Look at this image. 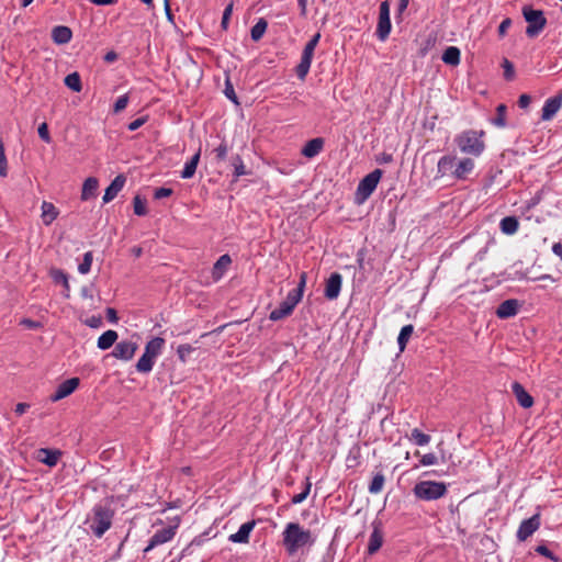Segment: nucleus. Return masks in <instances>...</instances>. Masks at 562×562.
<instances>
[{
  "label": "nucleus",
  "mask_w": 562,
  "mask_h": 562,
  "mask_svg": "<svg viewBox=\"0 0 562 562\" xmlns=\"http://www.w3.org/2000/svg\"><path fill=\"white\" fill-rule=\"evenodd\" d=\"M99 187V181L94 177H89L85 180L81 190V200L88 201L95 196Z\"/></svg>",
  "instance_id": "nucleus-27"
},
{
  "label": "nucleus",
  "mask_w": 562,
  "mask_h": 562,
  "mask_svg": "<svg viewBox=\"0 0 562 562\" xmlns=\"http://www.w3.org/2000/svg\"><path fill=\"white\" fill-rule=\"evenodd\" d=\"M92 261H93V254H92V251H87L83 255L82 262H80L79 266H78L79 273L87 274L88 272H90Z\"/></svg>",
  "instance_id": "nucleus-42"
},
{
  "label": "nucleus",
  "mask_w": 562,
  "mask_h": 562,
  "mask_svg": "<svg viewBox=\"0 0 562 562\" xmlns=\"http://www.w3.org/2000/svg\"><path fill=\"white\" fill-rule=\"evenodd\" d=\"M512 391L522 408H530L533 405V397L525 390L519 382L512 384Z\"/></svg>",
  "instance_id": "nucleus-20"
},
{
  "label": "nucleus",
  "mask_w": 562,
  "mask_h": 562,
  "mask_svg": "<svg viewBox=\"0 0 562 562\" xmlns=\"http://www.w3.org/2000/svg\"><path fill=\"white\" fill-rule=\"evenodd\" d=\"M536 552L542 557H546L554 562H561L560 559L552 552L550 551L547 546L544 544H539L536 547Z\"/></svg>",
  "instance_id": "nucleus-47"
},
{
  "label": "nucleus",
  "mask_w": 562,
  "mask_h": 562,
  "mask_svg": "<svg viewBox=\"0 0 562 562\" xmlns=\"http://www.w3.org/2000/svg\"><path fill=\"white\" fill-rule=\"evenodd\" d=\"M105 313H106V318L110 323H113V324L117 323L119 317H117V313L114 308L108 307Z\"/></svg>",
  "instance_id": "nucleus-60"
},
{
  "label": "nucleus",
  "mask_w": 562,
  "mask_h": 562,
  "mask_svg": "<svg viewBox=\"0 0 562 562\" xmlns=\"http://www.w3.org/2000/svg\"><path fill=\"white\" fill-rule=\"evenodd\" d=\"M86 324L91 328H98L102 324V318L101 316H91L86 321Z\"/></svg>",
  "instance_id": "nucleus-57"
},
{
  "label": "nucleus",
  "mask_w": 562,
  "mask_h": 562,
  "mask_svg": "<svg viewBox=\"0 0 562 562\" xmlns=\"http://www.w3.org/2000/svg\"><path fill=\"white\" fill-rule=\"evenodd\" d=\"M530 102H531V98L529 94H526V93L521 94L518 99V105L521 109H526L527 106H529Z\"/></svg>",
  "instance_id": "nucleus-59"
},
{
  "label": "nucleus",
  "mask_w": 562,
  "mask_h": 562,
  "mask_svg": "<svg viewBox=\"0 0 562 562\" xmlns=\"http://www.w3.org/2000/svg\"><path fill=\"white\" fill-rule=\"evenodd\" d=\"M80 381L78 378H70L61 382L56 391L50 395L52 402L60 401L70 395L79 385Z\"/></svg>",
  "instance_id": "nucleus-15"
},
{
  "label": "nucleus",
  "mask_w": 562,
  "mask_h": 562,
  "mask_svg": "<svg viewBox=\"0 0 562 562\" xmlns=\"http://www.w3.org/2000/svg\"><path fill=\"white\" fill-rule=\"evenodd\" d=\"M29 407H30V405L26 403H19V404H16L14 412L16 415H23L27 411Z\"/></svg>",
  "instance_id": "nucleus-63"
},
{
  "label": "nucleus",
  "mask_w": 562,
  "mask_h": 562,
  "mask_svg": "<svg viewBox=\"0 0 562 562\" xmlns=\"http://www.w3.org/2000/svg\"><path fill=\"white\" fill-rule=\"evenodd\" d=\"M499 228L506 235H514L519 228V222L516 216H506L501 220Z\"/></svg>",
  "instance_id": "nucleus-30"
},
{
  "label": "nucleus",
  "mask_w": 562,
  "mask_h": 562,
  "mask_svg": "<svg viewBox=\"0 0 562 562\" xmlns=\"http://www.w3.org/2000/svg\"><path fill=\"white\" fill-rule=\"evenodd\" d=\"M172 194V189L170 188H165V187H161V188H157L154 192V198L156 200H160V199H164V198H167V196H170Z\"/></svg>",
  "instance_id": "nucleus-54"
},
{
  "label": "nucleus",
  "mask_w": 562,
  "mask_h": 562,
  "mask_svg": "<svg viewBox=\"0 0 562 562\" xmlns=\"http://www.w3.org/2000/svg\"><path fill=\"white\" fill-rule=\"evenodd\" d=\"M541 526V517L540 514L537 513L532 515L528 519H524L516 532V538L518 541L524 542L529 537H531Z\"/></svg>",
  "instance_id": "nucleus-11"
},
{
  "label": "nucleus",
  "mask_w": 562,
  "mask_h": 562,
  "mask_svg": "<svg viewBox=\"0 0 562 562\" xmlns=\"http://www.w3.org/2000/svg\"><path fill=\"white\" fill-rule=\"evenodd\" d=\"M195 350L194 347H192L191 345L189 344H182V345H179L178 348H177V355H178V358L179 360L182 362V363H186L187 362V359L188 357Z\"/></svg>",
  "instance_id": "nucleus-44"
},
{
  "label": "nucleus",
  "mask_w": 562,
  "mask_h": 562,
  "mask_svg": "<svg viewBox=\"0 0 562 562\" xmlns=\"http://www.w3.org/2000/svg\"><path fill=\"white\" fill-rule=\"evenodd\" d=\"M50 276L56 283H64V296L68 299L70 291L68 276L63 270L59 269L53 270Z\"/></svg>",
  "instance_id": "nucleus-38"
},
{
  "label": "nucleus",
  "mask_w": 562,
  "mask_h": 562,
  "mask_svg": "<svg viewBox=\"0 0 562 562\" xmlns=\"http://www.w3.org/2000/svg\"><path fill=\"white\" fill-rule=\"evenodd\" d=\"M391 19H390V2L387 0L382 1L379 9V20L376 25L375 35L384 42L391 33Z\"/></svg>",
  "instance_id": "nucleus-10"
},
{
  "label": "nucleus",
  "mask_w": 562,
  "mask_h": 562,
  "mask_svg": "<svg viewBox=\"0 0 562 562\" xmlns=\"http://www.w3.org/2000/svg\"><path fill=\"white\" fill-rule=\"evenodd\" d=\"M414 333V326L412 324L405 325L402 327L398 337H397V345L400 351H404L408 340L411 339L412 335Z\"/></svg>",
  "instance_id": "nucleus-34"
},
{
  "label": "nucleus",
  "mask_w": 562,
  "mask_h": 562,
  "mask_svg": "<svg viewBox=\"0 0 562 562\" xmlns=\"http://www.w3.org/2000/svg\"><path fill=\"white\" fill-rule=\"evenodd\" d=\"M311 487H312V483H311L310 479L306 477L304 490L301 493L295 494L292 497V499H291L292 504L296 505V504L303 503L306 499V497L308 496V494L311 492Z\"/></svg>",
  "instance_id": "nucleus-43"
},
{
  "label": "nucleus",
  "mask_w": 562,
  "mask_h": 562,
  "mask_svg": "<svg viewBox=\"0 0 562 562\" xmlns=\"http://www.w3.org/2000/svg\"><path fill=\"white\" fill-rule=\"evenodd\" d=\"M510 25H512L510 19L507 18V19L503 20L498 26V34L501 36H504L507 33V30L509 29Z\"/></svg>",
  "instance_id": "nucleus-58"
},
{
  "label": "nucleus",
  "mask_w": 562,
  "mask_h": 562,
  "mask_svg": "<svg viewBox=\"0 0 562 562\" xmlns=\"http://www.w3.org/2000/svg\"><path fill=\"white\" fill-rule=\"evenodd\" d=\"M213 153L215 154V158L218 161H223L227 157L228 147L225 142H222L216 148H214Z\"/></svg>",
  "instance_id": "nucleus-49"
},
{
  "label": "nucleus",
  "mask_w": 562,
  "mask_h": 562,
  "mask_svg": "<svg viewBox=\"0 0 562 562\" xmlns=\"http://www.w3.org/2000/svg\"><path fill=\"white\" fill-rule=\"evenodd\" d=\"M126 182V178L124 175L116 176L113 181L110 183V186L105 189L104 195H103V203L111 202L119 192L123 189L124 184Z\"/></svg>",
  "instance_id": "nucleus-22"
},
{
  "label": "nucleus",
  "mask_w": 562,
  "mask_h": 562,
  "mask_svg": "<svg viewBox=\"0 0 562 562\" xmlns=\"http://www.w3.org/2000/svg\"><path fill=\"white\" fill-rule=\"evenodd\" d=\"M324 147V139L316 137L308 140L301 150V154L306 158H314L317 156Z\"/></svg>",
  "instance_id": "nucleus-25"
},
{
  "label": "nucleus",
  "mask_w": 562,
  "mask_h": 562,
  "mask_svg": "<svg viewBox=\"0 0 562 562\" xmlns=\"http://www.w3.org/2000/svg\"><path fill=\"white\" fill-rule=\"evenodd\" d=\"M117 337L119 336L115 330L109 329L98 338L97 346L101 350H106L115 344Z\"/></svg>",
  "instance_id": "nucleus-29"
},
{
  "label": "nucleus",
  "mask_w": 562,
  "mask_h": 562,
  "mask_svg": "<svg viewBox=\"0 0 562 562\" xmlns=\"http://www.w3.org/2000/svg\"><path fill=\"white\" fill-rule=\"evenodd\" d=\"M134 213L138 216H144L147 214L146 201L143 200L139 195H135L133 199Z\"/></svg>",
  "instance_id": "nucleus-45"
},
{
  "label": "nucleus",
  "mask_w": 562,
  "mask_h": 562,
  "mask_svg": "<svg viewBox=\"0 0 562 562\" xmlns=\"http://www.w3.org/2000/svg\"><path fill=\"white\" fill-rule=\"evenodd\" d=\"M474 161L471 158L457 159L456 168L452 172V178L457 180H465L468 176L474 170Z\"/></svg>",
  "instance_id": "nucleus-18"
},
{
  "label": "nucleus",
  "mask_w": 562,
  "mask_h": 562,
  "mask_svg": "<svg viewBox=\"0 0 562 562\" xmlns=\"http://www.w3.org/2000/svg\"><path fill=\"white\" fill-rule=\"evenodd\" d=\"M165 13H166V18L167 20L175 24V15L173 13L171 12V9H170V4H169V0H165Z\"/></svg>",
  "instance_id": "nucleus-62"
},
{
  "label": "nucleus",
  "mask_w": 562,
  "mask_h": 562,
  "mask_svg": "<svg viewBox=\"0 0 562 562\" xmlns=\"http://www.w3.org/2000/svg\"><path fill=\"white\" fill-rule=\"evenodd\" d=\"M42 454H44L45 457L41 458V461L48 467H54L57 464L61 453L58 450H52V449L44 448V449L40 450V456H42Z\"/></svg>",
  "instance_id": "nucleus-35"
},
{
  "label": "nucleus",
  "mask_w": 562,
  "mask_h": 562,
  "mask_svg": "<svg viewBox=\"0 0 562 562\" xmlns=\"http://www.w3.org/2000/svg\"><path fill=\"white\" fill-rule=\"evenodd\" d=\"M72 32L68 26L57 25L52 30V38L56 44H67L71 41Z\"/></svg>",
  "instance_id": "nucleus-26"
},
{
  "label": "nucleus",
  "mask_w": 562,
  "mask_h": 562,
  "mask_svg": "<svg viewBox=\"0 0 562 562\" xmlns=\"http://www.w3.org/2000/svg\"><path fill=\"white\" fill-rule=\"evenodd\" d=\"M411 440L417 446H426L430 441V436L422 432L418 428H414L411 432Z\"/></svg>",
  "instance_id": "nucleus-40"
},
{
  "label": "nucleus",
  "mask_w": 562,
  "mask_h": 562,
  "mask_svg": "<svg viewBox=\"0 0 562 562\" xmlns=\"http://www.w3.org/2000/svg\"><path fill=\"white\" fill-rule=\"evenodd\" d=\"M282 541L289 555L295 554L305 546H313L315 539L308 529H304L299 522L286 524L282 532Z\"/></svg>",
  "instance_id": "nucleus-2"
},
{
  "label": "nucleus",
  "mask_w": 562,
  "mask_h": 562,
  "mask_svg": "<svg viewBox=\"0 0 562 562\" xmlns=\"http://www.w3.org/2000/svg\"><path fill=\"white\" fill-rule=\"evenodd\" d=\"M484 134V131L468 130L456 137V143L462 153L479 157L485 149Z\"/></svg>",
  "instance_id": "nucleus-4"
},
{
  "label": "nucleus",
  "mask_w": 562,
  "mask_h": 562,
  "mask_svg": "<svg viewBox=\"0 0 562 562\" xmlns=\"http://www.w3.org/2000/svg\"><path fill=\"white\" fill-rule=\"evenodd\" d=\"M384 483H385L384 474L382 472H378L376 474L373 475V477L368 486L369 493L370 494L381 493L383 490Z\"/></svg>",
  "instance_id": "nucleus-37"
},
{
  "label": "nucleus",
  "mask_w": 562,
  "mask_h": 562,
  "mask_svg": "<svg viewBox=\"0 0 562 562\" xmlns=\"http://www.w3.org/2000/svg\"><path fill=\"white\" fill-rule=\"evenodd\" d=\"M522 15L528 23L526 35L528 37L538 36L547 25V19L542 10H536L530 5L522 8Z\"/></svg>",
  "instance_id": "nucleus-7"
},
{
  "label": "nucleus",
  "mask_w": 562,
  "mask_h": 562,
  "mask_svg": "<svg viewBox=\"0 0 562 562\" xmlns=\"http://www.w3.org/2000/svg\"><path fill=\"white\" fill-rule=\"evenodd\" d=\"M177 526H169L162 529L157 530L149 539L147 547L144 549V552H149L154 548L169 542L173 539L176 535Z\"/></svg>",
  "instance_id": "nucleus-12"
},
{
  "label": "nucleus",
  "mask_w": 562,
  "mask_h": 562,
  "mask_svg": "<svg viewBox=\"0 0 562 562\" xmlns=\"http://www.w3.org/2000/svg\"><path fill=\"white\" fill-rule=\"evenodd\" d=\"M268 27V22L260 18L257 23L250 30V36L254 42H258L262 38Z\"/></svg>",
  "instance_id": "nucleus-36"
},
{
  "label": "nucleus",
  "mask_w": 562,
  "mask_h": 562,
  "mask_svg": "<svg viewBox=\"0 0 562 562\" xmlns=\"http://www.w3.org/2000/svg\"><path fill=\"white\" fill-rule=\"evenodd\" d=\"M21 325H23V326H25L26 328H30V329H36V328H38L41 326V324L38 322H35V321L30 319V318L22 319Z\"/></svg>",
  "instance_id": "nucleus-61"
},
{
  "label": "nucleus",
  "mask_w": 562,
  "mask_h": 562,
  "mask_svg": "<svg viewBox=\"0 0 562 562\" xmlns=\"http://www.w3.org/2000/svg\"><path fill=\"white\" fill-rule=\"evenodd\" d=\"M419 462L424 467L434 465L438 463V458L435 453H426L420 458Z\"/></svg>",
  "instance_id": "nucleus-52"
},
{
  "label": "nucleus",
  "mask_w": 562,
  "mask_h": 562,
  "mask_svg": "<svg viewBox=\"0 0 562 562\" xmlns=\"http://www.w3.org/2000/svg\"><path fill=\"white\" fill-rule=\"evenodd\" d=\"M224 94L228 100H231L235 104H239L238 98L235 93L234 87H233L232 82L229 81V79H227L225 81Z\"/></svg>",
  "instance_id": "nucleus-48"
},
{
  "label": "nucleus",
  "mask_w": 562,
  "mask_h": 562,
  "mask_svg": "<svg viewBox=\"0 0 562 562\" xmlns=\"http://www.w3.org/2000/svg\"><path fill=\"white\" fill-rule=\"evenodd\" d=\"M504 77L507 80H512L514 78V66L508 59H504Z\"/></svg>",
  "instance_id": "nucleus-55"
},
{
  "label": "nucleus",
  "mask_w": 562,
  "mask_h": 562,
  "mask_svg": "<svg viewBox=\"0 0 562 562\" xmlns=\"http://www.w3.org/2000/svg\"><path fill=\"white\" fill-rule=\"evenodd\" d=\"M117 59V54L114 50H110L104 55V61L113 63Z\"/></svg>",
  "instance_id": "nucleus-64"
},
{
  "label": "nucleus",
  "mask_w": 562,
  "mask_h": 562,
  "mask_svg": "<svg viewBox=\"0 0 562 562\" xmlns=\"http://www.w3.org/2000/svg\"><path fill=\"white\" fill-rule=\"evenodd\" d=\"M200 154H201V149H199L198 153H195L191 157V159L184 164V167L181 171L182 179H190L194 176L199 160H200Z\"/></svg>",
  "instance_id": "nucleus-31"
},
{
  "label": "nucleus",
  "mask_w": 562,
  "mask_h": 562,
  "mask_svg": "<svg viewBox=\"0 0 562 562\" xmlns=\"http://www.w3.org/2000/svg\"><path fill=\"white\" fill-rule=\"evenodd\" d=\"M128 94H123V95H120L115 103H114V106H113V112L114 113H120L122 112L128 104Z\"/></svg>",
  "instance_id": "nucleus-50"
},
{
  "label": "nucleus",
  "mask_w": 562,
  "mask_h": 562,
  "mask_svg": "<svg viewBox=\"0 0 562 562\" xmlns=\"http://www.w3.org/2000/svg\"><path fill=\"white\" fill-rule=\"evenodd\" d=\"M506 114H507V106L504 103H501L496 108V115L495 117L491 119L490 122L494 126L498 128H504L507 126L506 121Z\"/></svg>",
  "instance_id": "nucleus-33"
},
{
  "label": "nucleus",
  "mask_w": 562,
  "mask_h": 562,
  "mask_svg": "<svg viewBox=\"0 0 562 562\" xmlns=\"http://www.w3.org/2000/svg\"><path fill=\"white\" fill-rule=\"evenodd\" d=\"M146 123V117H138L134 121H132L128 125H127V128L131 131V132H134L136 130H138L140 126H143L144 124Z\"/></svg>",
  "instance_id": "nucleus-56"
},
{
  "label": "nucleus",
  "mask_w": 562,
  "mask_h": 562,
  "mask_svg": "<svg viewBox=\"0 0 562 562\" xmlns=\"http://www.w3.org/2000/svg\"><path fill=\"white\" fill-rule=\"evenodd\" d=\"M382 175L383 171L381 169H374L360 180L356 191L358 203H363L374 192Z\"/></svg>",
  "instance_id": "nucleus-9"
},
{
  "label": "nucleus",
  "mask_w": 562,
  "mask_h": 562,
  "mask_svg": "<svg viewBox=\"0 0 562 562\" xmlns=\"http://www.w3.org/2000/svg\"><path fill=\"white\" fill-rule=\"evenodd\" d=\"M457 157L451 155L442 156L437 164V177L451 176L456 168Z\"/></svg>",
  "instance_id": "nucleus-21"
},
{
  "label": "nucleus",
  "mask_w": 562,
  "mask_h": 562,
  "mask_svg": "<svg viewBox=\"0 0 562 562\" xmlns=\"http://www.w3.org/2000/svg\"><path fill=\"white\" fill-rule=\"evenodd\" d=\"M319 40H321V34L316 33L311 37V40L304 46V49H303V53L301 56V61L299 63V65L296 66V69H295L296 76L301 80H304L310 71L313 56H314V50H315Z\"/></svg>",
  "instance_id": "nucleus-8"
},
{
  "label": "nucleus",
  "mask_w": 562,
  "mask_h": 562,
  "mask_svg": "<svg viewBox=\"0 0 562 562\" xmlns=\"http://www.w3.org/2000/svg\"><path fill=\"white\" fill-rule=\"evenodd\" d=\"M165 346V339L155 337L150 339L146 346L144 353L136 363V370L139 373H149L155 364V359L161 353Z\"/></svg>",
  "instance_id": "nucleus-6"
},
{
  "label": "nucleus",
  "mask_w": 562,
  "mask_h": 562,
  "mask_svg": "<svg viewBox=\"0 0 562 562\" xmlns=\"http://www.w3.org/2000/svg\"><path fill=\"white\" fill-rule=\"evenodd\" d=\"M383 544V532L379 524H373V530L370 535L368 542V554L373 555Z\"/></svg>",
  "instance_id": "nucleus-23"
},
{
  "label": "nucleus",
  "mask_w": 562,
  "mask_h": 562,
  "mask_svg": "<svg viewBox=\"0 0 562 562\" xmlns=\"http://www.w3.org/2000/svg\"><path fill=\"white\" fill-rule=\"evenodd\" d=\"M305 284L306 273L302 272L297 286L288 293L285 300L282 301L277 308L270 312L269 318L273 322H278L291 315L294 307L302 300Z\"/></svg>",
  "instance_id": "nucleus-3"
},
{
  "label": "nucleus",
  "mask_w": 562,
  "mask_h": 562,
  "mask_svg": "<svg viewBox=\"0 0 562 562\" xmlns=\"http://www.w3.org/2000/svg\"><path fill=\"white\" fill-rule=\"evenodd\" d=\"M232 166L234 167V176L239 178L247 173L244 161L239 155L232 157Z\"/></svg>",
  "instance_id": "nucleus-41"
},
{
  "label": "nucleus",
  "mask_w": 562,
  "mask_h": 562,
  "mask_svg": "<svg viewBox=\"0 0 562 562\" xmlns=\"http://www.w3.org/2000/svg\"><path fill=\"white\" fill-rule=\"evenodd\" d=\"M37 133H38V136L41 137V139L47 144H49L52 142V137L49 135V131H48V125L47 123H42L40 126H38V130H37Z\"/></svg>",
  "instance_id": "nucleus-51"
},
{
  "label": "nucleus",
  "mask_w": 562,
  "mask_h": 562,
  "mask_svg": "<svg viewBox=\"0 0 562 562\" xmlns=\"http://www.w3.org/2000/svg\"><path fill=\"white\" fill-rule=\"evenodd\" d=\"M255 526H256L255 520H250V521L243 524L239 527L237 532L232 533L228 537V540L234 543H248L250 532L254 530Z\"/></svg>",
  "instance_id": "nucleus-19"
},
{
  "label": "nucleus",
  "mask_w": 562,
  "mask_h": 562,
  "mask_svg": "<svg viewBox=\"0 0 562 562\" xmlns=\"http://www.w3.org/2000/svg\"><path fill=\"white\" fill-rule=\"evenodd\" d=\"M442 61L447 65L457 66L460 64V49L456 46H449L445 49Z\"/></svg>",
  "instance_id": "nucleus-32"
},
{
  "label": "nucleus",
  "mask_w": 562,
  "mask_h": 562,
  "mask_svg": "<svg viewBox=\"0 0 562 562\" xmlns=\"http://www.w3.org/2000/svg\"><path fill=\"white\" fill-rule=\"evenodd\" d=\"M137 348L138 346L135 341L122 340L114 346L112 356L116 359L128 361L134 357Z\"/></svg>",
  "instance_id": "nucleus-13"
},
{
  "label": "nucleus",
  "mask_w": 562,
  "mask_h": 562,
  "mask_svg": "<svg viewBox=\"0 0 562 562\" xmlns=\"http://www.w3.org/2000/svg\"><path fill=\"white\" fill-rule=\"evenodd\" d=\"M561 108H562V93L547 99L542 106L541 120L542 121L552 120L555 116V114L560 111Z\"/></svg>",
  "instance_id": "nucleus-16"
},
{
  "label": "nucleus",
  "mask_w": 562,
  "mask_h": 562,
  "mask_svg": "<svg viewBox=\"0 0 562 562\" xmlns=\"http://www.w3.org/2000/svg\"><path fill=\"white\" fill-rule=\"evenodd\" d=\"M41 209L43 223L46 226L50 225L57 218L58 210L53 203L46 201L42 203Z\"/></svg>",
  "instance_id": "nucleus-28"
},
{
  "label": "nucleus",
  "mask_w": 562,
  "mask_h": 562,
  "mask_svg": "<svg viewBox=\"0 0 562 562\" xmlns=\"http://www.w3.org/2000/svg\"><path fill=\"white\" fill-rule=\"evenodd\" d=\"M447 492V484L437 481H419L413 487L414 496L425 502L437 501L443 497Z\"/></svg>",
  "instance_id": "nucleus-5"
},
{
  "label": "nucleus",
  "mask_w": 562,
  "mask_h": 562,
  "mask_svg": "<svg viewBox=\"0 0 562 562\" xmlns=\"http://www.w3.org/2000/svg\"><path fill=\"white\" fill-rule=\"evenodd\" d=\"M113 517L114 510L112 509L111 504L109 502H102L92 507L85 524L94 537L102 538L111 528Z\"/></svg>",
  "instance_id": "nucleus-1"
},
{
  "label": "nucleus",
  "mask_w": 562,
  "mask_h": 562,
  "mask_svg": "<svg viewBox=\"0 0 562 562\" xmlns=\"http://www.w3.org/2000/svg\"><path fill=\"white\" fill-rule=\"evenodd\" d=\"M232 12H233V4H228L224 9L223 16H222V22H221V25H222V27L224 30H226L228 27V21L231 19Z\"/></svg>",
  "instance_id": "nucleus-53"
},
{
  "label": "nucleus",
  "mask_w": 562,
  "mask_h": 562,
  "mask_svg": "<svg viewBox=\"0 0 562 562\" xmlns=\"http://www.w3.org/2000/svg\"><path fill=\"white\" fill-rule=\"evenodd\" d=\"M66 87L75 92H80L82 89L81 78L78 72H71L65 77Z\"/></svg>",
  "instance_id": "nucleus-39"
},
{
  "label": "nucleus",
  "mask_w": 562,
  "mask_h": 562,
  "mask_svg": "<svg viewBox=\"0 0 562 562\" xmlns=\"http://www.w3.org/2000/svg\"><path fill=\"white\" fill-rule=\"evenodd\" d=\"M232 263V258L228 254L222 255L212 268V278L213 280L220 281L224 274L226 273L228 267Z\"/></svg>",
  "instance_id": "nucleus-24"
},
{
  "label": "nucleus",
  "mask_w": 562,
  "mask_h": 562,
  "mask_svg": "<svg viewBox=\"0 0 562 562\" xmlns=\"http://www.w3.org/2000/svg\"><path fill=\"white\" fill-rule=\"evenodd\" d=\"M0 176L7 177L8 176V160L4 153V144L2 139H0Z\"/></svg>",
  "instance_id": "nucleus-46"
},
{
  "label": "nucleus",
  "mask_w": 562,
  "mask_h": 562,
  "mask_svg": "<svg viewBox=\"0 0 562 562\" xmlns=\"http://www.w3.org/2000/svg\"><path fill=\"white\" fill-rule=\"evenodd\" d=\"M342 277L338 272H333L326 281L324 296L327 300H336L341 291Z\"/></svg>",
  "instance_id": "nucleus-14"
},
{
  "label": "nucleus",
  "mask_w": 562,
  "mask_h": 562,
  "mask_svg": "<svg viewBox=\"0 0 562 562\" xmlns=\"http://www.w3.org/2000/svg\"><path fill=\"white\" fill-rule=\"evenodd\" d=\"M519 311V302L516 299H508L502 302L496 308V316L501 319L514 317Z\"/></svg>",
  "instance_id": "nucleus-17"
}]
</instances>
